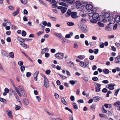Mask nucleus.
<instances>
[{
	"mask_svg": "<svg viewBox=\"0 0 120 120\" xmlns=\"http://www.w3.org/2000/svg\"><path fill=\"white\" fill-rule=\"evenodd\" d=\"M64 55L62 53L58 52L56 53L55 55V56L57 59L61 60L63 58Z\"/></svg>",
	"mask_w": 120,
	"mask_h": 120,
	"instance_id": "f257e3e1",
	"label": "nucleus"
},
{
	"mask_svg": "<svg viewBox=\"0 0 120 120\" xmlns=\"http://www.w3.org/2000/svg\"><path fill=\"white\" fill-rule=\"evenodd\" d=\"M115 85L114 83H111L107 85L106 86V88L109 89L110 90H113L114 89V86Z\"/></svg>",
	"mask_w": 120,
	"mask_h": 120,
	"instance_id": "f03ea898",
	"label": "nucleus"
},
{
	"mask_svg": "<svg viewBox=\"0 0 120 120\" xmlns=\"http://www.w3.org/2000/svg\"><path fill=\"white\" fill-rule=\"evenodd\" d=\"M57 8L60 9L61 12L63 13H65L67 9L66 8L63 6H59L57 7Z\"/></svg>",
	"mask_w": 120,
	"mask_h": 120,
	"instance_id": "7ed1b4c3",
	"label": "nucleus"
},
{
	"mask_svg": "<svg viewBox=\"0 0 120 120\" xmlns=\"http://www.w3.org/2000/svg\"><path fill=\"white\" fill-rule=\"evenodd\" d=\"M109 21L110 24H113L115 21L114 17L112 16H110L109 19Z\"/></svg>",
	"mask_w": 120,
	"mask_h": 120,
	"instance_id": "20e7f679",
	"label": "nucleus"
},
{
	"mask_svg": "<svg viewBox=\"0 0 120 120\" xmlns=\"http://www.w3.org/2000/svg\"><path fill=\"white\" fill-rule=\"evenodd\" d=\"M79 27L81 28V31L83 32L86 33L87 31V29L86 26H80Z\"/></svg>",
	"mask_w": 120,
	"mask_h": 120,
	"instance_id": "39448f33",
	"label": "nucleus"
},
{
	"mask_svg": "<svg viewBox=\"0 0 120 120\" xmlns=\"http://www.w3.org/2000/svg\"><path fill=\"white\" fill-rule=\"evenodd\" d=\"M99 15L97 13H95L92 16V19H97L98 21H100V20L99 19Z\"/></svg>",
	"mask_w": 120,
	"mask_h": 120,
	"instance_id": "423d86ee",
	"label": "nucleus"
},
{
	"mask_svg": "<svg viewBox=\"0 0 120 120\" xmlns=\"http://www.w3.org/2000/svg\"><path fill=\"white\" fill-rule=\"evenodd\" d=\"M1 53L3 56L7 57H9V55L6 51L4 50H2L1 51Z\"/></svg>",
	"mask_w": 120,
	"mask_h": 120,
	"instance_id": "0eeeda50",
	"label": "nucleus"
},
{
	"mask_svg": "<svg viewBox=\"0 0 120 120\" xmlns=\"http://www.w3.org/2000/svg\"><path fill=\"white\" fill-rule=\"evenodd\" d=\"M49 82L48 79L44 80V86L46 88L49 87Z\"/></svg>",
	"mask_w": 120,
	"mask_h": 120,
	"instance_id": "6e6552de",
	"label": "nucleus"
},
{
	"mask_svg": "<svg viewBox=\"0 0 120 120\" xmlns=\"http://www.w3.org/2000/svg\"><path fill=\"white\" fill-rule=\"evenodd\" d=\"M93 6L92 5L90 4H88L86 6V8L87 10H90L93 8Z\"/></svg>",
	"mask_w": 120,
	"mask_h": 120,
	"instance_id": "1a4fd4ad",
	"label": "nucleus"
},
{
	"mask_svg": "<svg viewBox=\"0 0 120 120\" xmlns=\"http://www.w3.org/2000/svg\"><path fill=\"white\" fill-rule=\"evenodd\" d=\"M77 14V13L76 12H72L71 13V16L73 18H76L78 17Z\"/></svg>",
	"mask_w": 120,
	"mask_h": 120,
	"instance_id": "9d476101",
	"label": "nucleus"
},
{
	"mask_svg": "<svg viewBox=\"0 0 120 120\" xmlns=\"http://www.w3.org/2000/svg\"><path fill=\"white\" fill-rule=\"evenodd\" d=\"M101 98L98 96L94 97L93 98V101L94 102H97Z\"/></svg>",
	"mask_w": 120,
	"mask_h": 120,
	"instance_id": "9b49d317",
	"label": "nucleus"
},
{
	"mask_svg": "<svg viewBox=\"0 0 120 120\" xmlns=\"http://www.w3.org/2000/svg\"><path fill=\"white\" fill-rule=\"evenodd\" d=\"M115 21L116 22H118L120 21V16L117 15L115 16Z\"/></svg>",
	"mask_w": 120,
	"mask_h": 120,
	"instance_id": "f8f14e48",
	"label": "nucleus"
},
{
	"mask_svg": "<svg viewBox=\"0 0 120 120\" xmlns=\"http://www.w3.org/2000/svg\"><path fill=\"white\" fill-rule=\"evenodd\" d=\"M120 55H119L117 56L115 59V62L116 63H118L120 62Z\"/></svg>",
	"mask_w": 120,
	"mask_h": 120,
	"instance_id": "ddd939ff",
	"label": "nucleus"
},
{
	"mask_svg": "<svg viewBox=\"0 0 120 120\" xmlns=\"http://www.w3.org/2000/svg\"><path fill=\"white\" fill-rule=\"evenodd\" d=\"M17 89L19 90V91H20L21 92H22L24 90V89L23 87L21 85H19L17 87Z\"/></svg>",
	"mask_w": 120,
	"mask_h": 120,
	"instance_id": "4468645a",
	"label": "nucleus"
},
{
	"mask_svg": "<svg viewBox=\"0 0 120 120\" xmlns=\"http://www.w3.org/2000/svg\"><path fill=\"white\" fill-rule=\"evenodd\" d=\"M39 72L38 71H36L34 74V79L36 81H37V77L38 74Z\"/></svg>",
	"mask_w": 120,
	"mask_h": 120,
	"instance_id": "2eb2a0df",
	"label": "nucleus"
},
{
	"mask_svg": "<svg viewBox=\"0 0 120 120\" xmlns=\"http://www.w3.org/2000/svg\"><path fill=\"white\" fill-rule=\"evenodd\" d=\"M20 10V9L19 8H18L16 11L14 12L12 14V15L14 16H15L17 15H18L19 12V11Z\"/></svg>",
	"mask_w": 120,
	"mask_h": 120,
	"instance_id": "dca6fc26",
	"label": "nucleus"
},
{
	"mask_svg": "<svg viewBox=\"0 0 120 120\" xmlns=\"http://www.w3.org/2000/svg\"><path fill=\"white\" fill-rule=\"evenodd\" d=\"M42 27L43 28V31H39V32H38V33H37L36 34L38 36H39L41 34H42L43 33V32L44 31V26H43L42 25H41Z\"/></svg>",
	"mask_w": 120,
	"mask_h": 120,
	"instance_id": "f3484780",
	"label": "nucleus"
},
{
	"mask_svg": "<svg viewBox=\"0 0 120 120\" xmlns=\"http://www.w3.org/2000/svg\"><path fill=\"white\" fill-rule=\"evenodd\" d=\"M61 101L62 102L64 105H67V103L66 102L64 97H62L61 98Z\"/></svg>",
	"mask_w": 120,
	"mask_h": 120,
	"instance_id": "a211bd4d",
	"label": "nucleus"
},
{
	"mask_svg": "<svg viewBox=\"0 0 120 120\" xmlns=\"http://www.w3.org/2000/svg\"><path fill=\"white\" fill-rule=\"evenodd\" d=\"M54 34L57 37L60 38H62V37L61 34L60 33H57L56 32H55L54 33Z\"/></svg>",
	"mask_w": 120,
	"mask_h": 120,
	"instance_id": "6ab92c4d",
	"label": "nucleus"
},
{
	"mask_svg": "<svg viewBox=\"0 0 120 120\" xmlns=\"http://www.w3.org/2000/svg\"><path fill=\"white\" fill-rule=\"evenodd\" d=\"M110 13H109L107 12L103 16V17L105 18H108L110 15Z\"/></svg>",
	"mask_w": 120,
	"mask_h": 120,
	"instance_id": "aec40b11",
	"label": "nucleus"
},
{
	"mask_svg": "<svg viewBox=\"0 0 120 120\" xmlns=\"http://www.w3.org/2000/svg\"><path fill=\"white\" fill-rule=\"evenodd\" d=\"M20 44L23 47H25L26 49L28 48H29V46L26 44L23 43H21Z\"/></svg>",
	"mask_w": 120,
	"mask_h": 120,
	"instance_id": "412c9836",
	"label": "nucleus"
},
{
	"mask_svg": "<svg viewBox=\"0 0 120 120\" xmlns=\"http://www.w3.org/2000/svg\"><path fill=\"white\" fill-rule=\"evenodd\" d=\"M24 104L25 105H27L29 103L28 100L26 99L25 98L23 99Z\"/></svg>",
	"mask_w": 120,
	"mask_h": 120,
	"instance_id": "4be33fe9",
	"label": "nucleus"
},
{
	"mask_svg": "<svg viewBox=\"0 0 120 120\" xmlns=\"http://www.w3.org/2000/svg\"><path fill=\"white\" fill-rule=\"evenodd\" d=\"M89 61H87L86 62H83V68H85L89 64Z\"/></svg>",
	"mask_w": 120,
	"mask_h": 120,
	"instance_id": "5701e85b",
	"label": "nucleus"
},
{
	"mask_svg": "<svg viewBox=\"0 0 120 120\" xmlns=\"http://www.w3.org/2000/svg\"><path fill=\"white\" fill-rule=\"evenodd\" d=\"M7 114L8 115L10 118L11 119L12 118L13 116L11 111H9V112H8Z\"/></svg>",
	"mask_w": 120,
	"mask_h": 120,
	"instance_id": "b1692460",
	"label": "nucleus"
},
{
	"mask_svg": "<svg viewBox=\"0 0 120 120\" xmlns=\"http://www.w3.org/2000/svg\"><path fill=\"white\" fill-rule=\"evenodd\" d=\"M109 70L107 69H105L103 70V72L105 74H108L109 73Z\"/></svg>",
	"mask_w": 120,
	"mask_h": 120,
	"instance_id": "393cba45",
	"label": "nucleus"
},
{
	"mask_svg": "<svg viewBox=\"0 0 120 120\" xmlns=\"http://www.w3.org/2000/svg\"><path fill=\"white\" fill-rule=\"evenodd\" d=\"M39 2L41 4H42V5L46 7L47 6V4L42 0H39Z\"/></svg>",
	"mask_w": 120,
	"mask_h": 120,
	"instance_id": "a878e982",
	"label": "nucleus"
},
{
	"mask_svg": "<svg viewBox=\"0 0 120 120\" xmlns=\"http://www.w3.org/2000/svg\"><path fill=\"white\" fill-rule=\"evenodd\" d=\"M120 105V101H117L115 103H114L113 105L116 107H117L119 105Z\"/></svg>",
	"mask_w": 120,
	"mask_h": 120,
	"instance_id": "bb28decb",
	"label": "nucleus"
},
{
	"mask_svg": "<svg viewBox=\"0 0 120 120\" xmlns=\"http://www.w3.org/2000/svg\"><path fill=\"white\" fill-rule=\"evenodd\" d=\"M105 30L108 31H110L112 30L111 28L109 26H106L105 27Z\"/></svg>",
	"mask_w": 120,
	"mask_h": 120,
	"instance_id": "cd10ccee",
	"label": "nucleus"
},
{
	"mask_svg": "<svg viewBox=\"0 0 120 120\" xmlns=\"http://www.w3.org/2000/svg\"><path fill=\"white\" fill-rule=\"evenodd\" d=\"M68 65L70 67H72L74 65V63L71 61H70L68 63Z\"/></svg>",
	"mask_w": 120,
	"mask_h": 120,
	"instance_id": "c85d7f7f",
	"label": "nucleus"
},
{
	"mask_svg": "<svg viewBox=\"0 0 120 120\" xmlns=\"http://www.w3.org/2000/svg\"><path fill=\"white\" fill-rule=\"evenodd\" d=\"M73 108L74 109H78V107L77 104L75 103H74L73 104Z\"/></svg>",
	"mask_w": 120,
	"mask_h": 120,
	"instance_id": "c756f323",
	"label": "nucleus"
},
{
	"mask_svg": "<svg viewBox=\"0 0 120 120\" xmlns=\"http://www.w3.org/2000/svg\"><path fill=\"white\" fill-rule=\"evenodd\" d=\"M91 19L90 20V21L92 23H95L97 22V19Z\"/></svg>",
	"mask_w": 120,
	"mask_h": 120,
	"instance_id": "7c9ffc66",
	"label": "nucleus"
},
{
	"mask_svg": "<svg viewBox=\"0 0 120 120\" xmlns=\"http://www.w3.org/2000/svg\"><path fill=\"white\" fill-rule=\"evenodd\" d=\"M9 57H11L12 58H14V54L13 52H11L10 53Z\"/></svg>",
	"mask_w": 120,
	"mask_h": 120,
	"instance_id": "2f4dec72",
	"label": "nucleus"
},
{
	"mask_svg": "<svg viewBox=\"0 0 120 120\" xmlns=\"http://www.w3.org/2000/svg\"><path fill=\"white\" fill-rule=\"evenodd\" d=\"M76 81L70 80L69 81V82L70 84L72 85H74L75 83V82H77Z\"/></svg>",
	"mask_w": 120,
	"mask_h": 120,
	"instance_id": "473e14b6",
	"label": "nucleus"
},
{
	"mask_svg": "<svg viewBox=\"0 0 120 120\" xmlns=\"http://www.w3.org/2000/svg\"><path fill=\"white\" fill-rule=\"evenodd\" d=\"M0 70L1 71L3 72H5L4 70L2 67L1 64H0Z\"/></svg>",
	"mask_w": 120,
	"mask_h": 120,
	"instance_id": "72a5a7b5",
	"label": "nucleus"
},
{
	"mask_svg": "<svg viewBox=\"0 0 120 120\" xmlns=\"http://www.w3.org/2000/svg\"><path fill=\"white\" fill-rule=\"evenodd\" d=\"M102 112L104 113H106L107 112V110L105 109L103 106H102Z\"/></svg>",
	"mask_w": 120,
	"mask_h": 120,
	"instance_id": "f704fd0d",
	"label": "nucleus"
},
{
	"mask_svg": "<svg viewBox=\"0 0 120 120\" xmlns=\"http://www.w3.org/2000/svg\"><path fill=\"white\" fill-rule=\"evenodd\" d=\"M67 25L69 26H72L74 24V23L72 22H68L67 23Z\"/></svg>",
	"mask_w": 120,
	"mask_h": 120,
	"instance_id": "c9c22d12",
	"label": "nucleus"
},
{
	"mask_svg": "<svg viewBox=\"0 0 120 120\" xmlns=\"http://www.w3.org/2000/svg\"><path fill=\"white\" fill-rule=\"evenodd\" d=\"M76 5L77 6H79L81 5L80 2L79 1H77L76 2Z\"/></svg>",
	"mask_w": 120,
	"mask_h": 120,
	"instance_id": "e433bc0d",
	"label": "nucleus"
},
{
	"mask_svg": "<svg viewBox=\"0 0 120 120\" xmlns=\"http://www.w3.org/2000/svg\"><path fill=\"white\" fill-rule=\"evenodd\" d=\"M99 26L101 27H103L104 26V24L101 22H99L98 23Z\"/></svg>",
	"mask_w": 120,
	"mask_h": 120,
	"instance_id": "4c0bfd02",
	"label": "nucleus"
},
{
	"mask_svg": "<svg viewBox=\"0 0 120 120\" xmlns=\"http://www.w3.org/2000/svg\"><path fill=\"white\" fill-rule=\"evenodd\" d=\"M99 50L98 49H94V52L95 54H97Z\"/></svg>",
	"mask_w": 120,
	"mask_h": 120,
	"instance_id": "58836bf2",
	"label": "nucleus"
},
{
	"mask_svg": "<svg viewBox=\"0 0 120 120\" xmlns=\"http://www.w3.org/2000/svg\"><path fill=\"white\" fill-rule=\"evenodd\" d=\"M26 34V32L24 30H23L22 33V35L23 37L25 36Z\"/></svg>",
	"mask_w": 120,
	"mask_h": 120,
	"instance_id": "ea45409f",
	"label": "nucleus"
},
{
	"mask_svg": "<svg viewBox=\"0 0 120 120\" xmlns=\"http://www.w3.org/2000/svg\"><path fill=\"white\" fill-rule=\"evenodd\" d=\"M96 91V92H98L100 91L101 88L99 87H95Z\"/></svg>",
	"mask_w": 120,
	"mask_h": 120,
	"instance_id": "a19ab883",
	"label": "nucleus"
},
{
	"mask_svg": "<svg viewBox=\"0 0 120 120\" xmlns=\"http://www.w3.org/2000/svg\"><path fill=\"white\" fill-rule=\"evenodd\" d=\"M22 95L24 97H26V94L25 92V90H24V91H23L22 92Z\"/></svg>",
	"mask_w": 120,
	"mask_h": 120,
	"instance_id": "79ce46f5",
	"label": "nucleus"
},
{
	"mask_svg": "<svg viewBox=\"0 0 120 120\" xmlns=\"http://www.w3.org/2000/svg\"><path fill=\"white\" fill-rule=\"evenodd\" d=\"M20 69L22 71H23L25 70V67L24 66H21L20 67Z\"/></svg>",
	"mask_w": 120,
	"mask_h": 120,
	"instance_id": "37998d69",
	"label": "nucleus"
},
{
	"mask_svg": "<svg viewBox=\"0 0 120 120\" xmlns=\"http://www.w3.org/2000/svg\"><path fill=\"white\" fill-rule=\"evenodd\" d=\"M14 95L15 97L16 98V99L18 101L19 100V96L16 93V94H14Z\"/></svg>",
	"mask_w": 120,
	"mask_h": 120,
	"instance_id": "c03bdc74",
	"label": "nucleus"
},
{
	"mask_svg": "<svg viewBox=\"0 0 120 120\" xmlns=\"http://www.w3.org/2000/svg\"><path fill=\"white\" fill-rule=\"evenodd\" d=\"M22 3L24 4H26L27 3L26 0H20Z\"/></svg>",
	"mask_w": 120,
	"mask_h": 120,
	"instance_id": "a18cd8bd",
	"label": "nucleus"
},
{
	"mask_svg": "<svg viewBox=\"0 0 120 120\" xmlns=\"http://www.w3.org/2000/svg\"><path fill=\"white\" fill-rule=\"evenodd\" d=\"M0 101L3 102H5L6 101L5 99L1 98H0Z\"/></svg>",
	"mask_w": 120,
	"mask_h": 120,
	"instance_id": "49530a36",
	"label": "nucleus"
},
{
	"mask_svg": "<svg viewBox=\"0 0 120 120\" xmlns=\"http://www.w3.org/2000/svg\"><path fill=\"white\" fill-rule=\"evenodd\" d=\"M92 79L94 81H96L98 80V78L97 77H94L92 78Z\"/></svg>",
	"mask_w": 120,
	"mask_h": 120,
	"instance_id": "de8ad7c7",
	"label": "nucleus"
},
{
	"mask_svg": "<svg viewBox=\"0 0 120 120\" xmlns=\"http://www.w3.org/2000/svg\"><path fill=\"white\" fill-rule=\"evenodd\" d=\"M120 90V88L118 89L115 92V93H114V94L116 96L118 94L119 91Z\"/></svg>",
	"mask_w": 120,
	"mask_h": 120,
	"instance_id": "09e8293b",
	"label": "nucleus"
},
{
	"mask_svg": "<svg viewBox=\"0 0 120 120\" xmlns=\"http://www.w3.org/2000/svg\"><path fill=\"white\" fill-rule=\"evenodd\" d=\"M4 20L5 22L8 23L9 25H11V22L8 20L5 19H4Z\"/></svg>",
	"mask_w": 120,
	"mask_h": 120,
	"instance_id": "8fccbe9b",
	"label": "nucleus"
},
{
	"mask_svg": "<svg viewBox=\"0 0 120 120\" xmlns=\"http://www.w3.org/2000/svg\"><path fill=\"white\" fill-rule=\"evenodd\" d=\"M71 12H71V11L70 10H68L67 11V13L68 15H70L71 14Z\"/></svg>",
	"mask_w": 120,
	"mask_h": 120,
	"instance_id": "3c124183",
	"label": "nucleus"
},
{
	"mask_svg": "<svg viewBox=\"0 0 120 120\" xmlns=\"http://www.w3.org/2000/svg\"><path fill=\"white\" fill-rule=\"evenodd\" d=\"M21 108L20 106H18V105H16L15 109L16 110H18L19 109Z\"/></svg>",
	"mask_w": 120,
	"mask_h": 120,
	"instance_id": "603ef678",
	"label": "nucleus"
},
{
	"mask_svg": "<svg viewBox=\"0 0 120 120\" xmlns=\"http://www.w3.org/2000/svg\"><path fill=\"white\" fill-rule=\"evenodd\" d=\"M102 82L104 84H108L109 82L107 80H104L102 81Z\"/></svg>",
	"mask_w": 120,
	"mask_h": 120,
	"instance_id": "864d4df0",
	"label": "nucleus"
},
{
	"mask_svg": "<svg viewBox=\"0 0 120 120\" xmlns=\"http://www.w3.org/2000/svg\"><path fill=\"white\" fill-rule=\"evenodd\" d=\"M65 109L66 110H68L71 113H73V112L71 110V109H69L68 107H66L65 108Z\"/></svg>",
	"mask_w": 120,
	"mask_h": 120,
	"instance_id": "5fc2aeb1",
	"label": "nucleus"
},
{
	"mask_svg": "<svg viewBox=\"0 0 120 120\" xmlns=\"http://www.w3.org/2000/svg\"><path fill=\"white\" fill-rule=\"evenodd\" d=\"M115 45L118 48H120V44L116 42L115 43Z\"/></svg>",
	"mask_w": 120,
	"mask_h": 120,
	"instance_id": "6e6d98bb",
	"label": "nucleus"
},
{
	"mask_svg": "<svg viewBox=\"0 0 120 120\" xmlns=\"http://www.w3.org/2000/svg\"><path fill=\"white\" fill-rule=\"evenodd\" d=\"M18 64L19 66H21L23 65V62L21 61H19L18 62Z\"/></svg>",
	"mask_w": 120,
	"mask_h": 120,
	"instance_id": "4d7b16f0",
	"label": "nucleus"
},
{
	"mask_svg": "<svg viewBox=\"0 0 120 120\" xmlns=\"http://www.w3.org/2000/svg\"><path fill=\"white\" fill-rule=\"evenodd\" d=\"M58 75H60V77L63 79H65L66 78V77L63 75H61L60 74H59Z\"/></svg>",
	"mask_w": 120,
	"mask_h": 120,
	"instance_id": "13d9d810",
	"label": "nucleus"
},
{
	"mask_svg": "<svg viewBox=\"0 0 120 120\" xmlns=\"http://www.w3.org/2000/svg\"><path fill=\"white\" fill-rule=\"evenodd\" d=\"M86 20L84 18H82L81 19V21L83 22H86Z\"/></svg>",
	"mask_w": 120,
	"mask_h": 120,
	"instance_id": "bf43d9fd",
	"label": "nucleus"
},
{
	"mask_svg": "<svg viewBox=\"0 0 120 120\" xmlns=\"http://www.w3.org/2000/svg\"><path fill=\"white\" fill-rule=\"evenodd\" d=\"M83 79L86 82H87L89 80L88 78L86 77H84L83 78Z\"/></svg>",
	"mask_w": 120,
	"mask_h": 120,
	"instance_id": "052dcab7",
	"label": "nucleus"
},
{
	"mask_svg": "<svg viewBox=\"0 0 120 120\" xmlns=\"http://www.w3.org/2000/svg\"><path fill=\"white\" fill-rule=\"evenodd\" d=\"M117 27V24H115L114 25V26L113 27V29L114 30H116Z\"/></svg>",
	"mask_w": 120,
	"mask_h": 120,
	"instance_id": "680f3d73",
	"label": "nucleus"
},
{
	"mask_svg": "<svg viewBox=\"0 0 120 120\" xmlns=\"http://www.w3.org/2000/svg\"><path fill=\"white\" fill-rule=\"evenodd\" d=\"M70 98L71 101H73L75 99L74 97L73 96H71L70 97Z\"/></svg>",
	"mask_w": 120,
	"mask_h": 120,
	"instance_id": "e2e57ef3",
	"label": "nucleus"
},
{
	"mask_svg": "<svg viewBox=\"0 0 120 120\" xmlns=\"http://www.w3.org/2000/svg\"><path fill=\"white\" fill-rule=\"evenodd\" d=\"M78 47V45L76 43H75L74 45V48H77Z\"/></svg>",
	"mask_w": 120,
	"mask_h": 120,
	"instance_id": "0e129e2a",
	"label": "nucleus"
},
{
	"mask_svg": "<svg viewBox=\"0 0 120 120\" xmlns=\"http://www.w3.org/2000/svg\"><path fill=\"white\" fill-rule=\"evenodd\" d=\"M54 96L56 98V99H58L59 98V95L56 93H55L54 94Z\"/></svg>",
	"mask_w": 120,
	"mask_h": 120,
	"instance_id": "69168bd1",
	"label": "nucleus"
},
{
	"mask_svg": "<svg viewBox=\"0 0 120 120\" xmlns=\"http://www.w3.org/2000/svg\"><path fill=\"white\" fill-rule=\"evenodd\" d=\"M107 91V90L105 88H104L102 90V92L103 93H106Z\"/></svg>",
	"mask_w": 120,
	"mask_h": 120,
	"instance_id": "338daca9",
	"label": "nucleus"
},
{
	"mask_svg": "<svg viewBox=\"0 0 120 120\" xmlns=\"http://www.w3.org/2000/svg\"><path fill=\"white\" fill-rule=\"evenodd\" d=\"M69 119L70 120H73V117L71 115H69Z\"/></svg>",
	"mask_w": 120,
	"mask_h": 120,
	"instance_id": "774afa93",
	"label": "nucleus"
}]
</instances>
